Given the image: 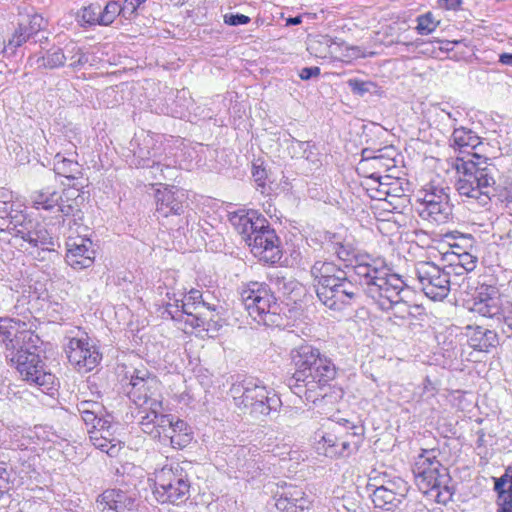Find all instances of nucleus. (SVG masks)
I'll use <instances>...</instances> for the list:
<instances>
[{
    "label": "nucleus",
    "mask_w": 512,
    "mask_h": 512,
    "mask_svg": "<svg viewBox=\"0 0 512 512\" xmlns=\"http://www.w3.org/2000/svg\"><path fill=\"white\" fill-rule=\"evenodd\" d=\"M494 490L498 493L497 512H512V490L506 486Z\"/></svg>",
    "instance_id": "nucleus-46"
},
{
    "label": "nucleus",
    "mask_w": 512,
    "mask_h": 512,
    "mask_svg": "<svg viewBox=\"0 0 512 512\" xmlns=\"http://www.w3.org/2000/svg\"><path fill=\"white\" fill-rule=\"evenodd\" d=\"M147 0H124L123 7V17L126 19L132 18V16L136 13L137 9L145 3Z\"/></svg>",
    "instance_id": "nucleus-53"
},
{
    "label": "nucleus",
    "mask_w": 512,
    "mask_h": 512,
    "mask_svg": "<svg viewBox=\"0 0 512 512\" xmlns=\"http://www.w3.org/2000/svg\"><path fill=\"white\" fill-rule=\"evenodd\" d=\"M130 150L133 153L131 165L159 171V176L154 171L152 172L157 180L173 176L171 164H163L161 161L162 144L154 135L145 132L136 134L130 142Z\"/></svg>",
    "instance_id": "nucleus-12"
},
{
    "label": "nucleus",
    "mask_w": 512,
    "mask_h": 512,
    "mask_svg": "<svg viewBox=\"0 0 512 512\" xmlns=\"http://www.w3.org/2000/svg\"><path fill=\"white\" fill-rule=\"evenodd\" d=\"M77 411L81 415L82 420L86 426H98L99 420H105L104 406L97 401L83 400L77 404Z\"/></svg>",
    "instance_id": "nucleus-36"
},
{
    "label": "nucleus",
    "mask_w": 512,
    "mask_h": 512,
    "mask_svg": "<svg viewBox=\"0 0 512 512\" xmlns=\"http://www.w3.org/2000/svg\"><path fill=\"white\" fill-rule=\"evenodd\" d=\"M120 14L123 16L122 5H120L117 1L108 2L103 10H99L100 25H110Z\"/></svg>",
    "instance_id": "nucleus-42"
},
{
    "label": "nucleus",
    "mask_w": 512,
    "mask_h": 512,
    "mask_svg": "<svg viewBox=\"0 0 512 512\" xmlns=\"http://www.w3.org/2000/svg\"><path fill=\"white\" fill-rule=\"evenodd\" d=\"M65 353L69 363L80 373L93 370L101 361V354L86 333L68 338Z\"/></svg>",
    "instance_id": "nucleus-22"
},
{
    "label": "nucleus",
    "mask_w": 512,
    "mask_h": 512,
    "mask_svg": "<svg viewBox=\"0 0 512 512\" xmlns=\"http://www.w3.org/2000/svg\"><path fill=\"white\" fill-rule=\"evenodd\" d=\"M101 512H138V500L135 493L121 489H107L98 496Z\"/></svg>",
    "instance_id": "nucleus-27"
},
{
    "label": "nucleus",
    "mask_w": 512,
    "mask_h": 512,
    "mask_svg": "<svg viewBox=\"0 0 512 512\" xmlns=\"http://www.w3.org/2000/svg\"><path fill=\"white\" fill-rule=\"evenodd\" d=\"M321 288H316L319 300L330 310L342 312L355 305L361 294L358 285L353 283L346 275Z\"/></svg>",
    "instance_id": "nucleus-19"
},
{
    "label": "nucleus",
    "mask_w": 512,
    "mask_h": 512,
    "mask_svg": "<svg viewBox=\"0 0 512 512\" xmlns=\"http://www.w3.org/2000/svg\"><path fill=\"white\" fill-rule=\"evenodd\" d=\"M224 22L230 26L245 25L250 22V18L244 14H226L224 16Z\"/></svg>",
    "instance_id": "nucleus-54"
},
{
    "label": "nucleus",
    "mask_w": 512,
    "mask_h": 512,
    "mask_svg": "<svg viewBox=\"0 0 512 512\" xmlns=\"http://www.w3.org/2000/svg\"><path fill=\"white\" fill-rule=\"evenodd\" d=\"M352 432L341 433V425L334 424L328 432L318 434L317 450L327 457L348 456L357 451L364 429L360 425H351Z\"/></svg>",
    "instance_id": "nucleus-16"
},
{
    "label": "nucleus",
    "mask_w": 512,
    "mask_h": 512,
    "mask_svg": "<svg viewBox=\"0 0 512 512\" xmlns=\"http://www.w3.org/2000/svg\"><path fill=\"white\" fill-rule=\"evenodd\" d=\"M184 300L181 308L183 309V321L186 324L205 331H209L217 324V320L214 319L216 306L206 302L200 290L191 289L188 293L185 292Z\"/></svg>",
    "instance_id": "nucleus-21"
},
{
    "label": "nucleus",
    "mask_w": 512,
    "mask_h": 512,
    "mask_svg": "<svg viewBox=\"0 0 512 512\" xmlns=\"http://www.w3.org/2000/svg\"><path fill=\"white\" fill-rule=\"evenodd\" d=\"M396 151L393 147H385L378 150L375 155H370V151L365 149L362 152V160L359 163V169H383L388 171L395 167Z\"/></svg>",
    "instance_id": "nucleus-32"
},
{
    "label": "nucleus",
    "mask_w": 512,
    "mask_h": 512,
    "mask_svg": "<svg viewBox=\"0 0 512 512\" xmlns=\"http://www.w3.org/2000/svg\"><path fill=\"white\" fill-rule=\"evenodd\" d=\"M369 178L373 179L378 184V187L376 188V194L371 195V197L379 200H387L392 194L390 188L391 177L388 175L381 176L379 172H373L369 175Z\"/></svg>",
    "instance_id": "nucleus-41"
},
{
    "label": "nucleus",
    "mask_w": 512,
    "mask_h": 512,
    "mask_svg": "<svg viewBox=\"0 0 512 512\" xmlns=\"http://www.w3.org/2000/svg\"><path fill=\"white\" fill-rule=\"evenodd\" d=\"M234 404L253 415H269L281 406L274 390L268 389L256 378H245L232 384L229 390Z\"/></svg>",
    "instance_id": "nucleus-7"
},
{
    "label": "nucleus",
    "mask_w": 512,
    "mask_h": 512,
    "mask_svg": "<svg viewBox=\"0 0 512 512\" xmlns=\"http://www.w3.org/2000/svg\"><path fill=\"white\" fill-rule=\"evenodd\" d=\"M19 25L24 26L26 33L31 38L44 28L45 21L41 15L34 13L23 17L19 22Z\"/></svg>",
    "instance_id": "nucleus-44"
},
{
    "label": "nucleus",
    "mask_w": 512,
    "mask_h": 512,
    "mask_svg": "<svg viewBox=\"0 0 512 512\" xmlns=\"http://www.w3.org/2000/svg\"><path fill=\"white\" fill-rule=\"evenodd\" d=\"M10 489V474L6 468L0 466V498Z\"/></svg>",
    "instance_id": "nucleus-59"
},
{
    "label": "nucleus",
    "mask_w": 512,
    "mask_h": 512,
    "mask_svg": "<svg viewBox=\"0 0 512 512\" xmlns=\"http://www.w3.org/2000/svg\"><path fill=\"white\" fill-rule=\"evenodd\" d=\"M501 322H503L508 330L511 331V337H512V303H508L506 306L504 313L501 316Z\"/></svg>",
    "instance_id": "nucleus-61"
},
{
    "label": "nucleus",
    "mask_w": 512,
    "mask_h": 512,
    "mask_svg": "<svg viewBox=\"0 0 512 512\" xmlns=\"http://www.w3.org/2000/svg\"><path fill=\"white\" fill-rule=\"evenodd\" d=\"M66 64L64 47L53 46L43 53L31 55L27 60V66L33 69L53 70L63 67Z\"/></svg>",
    "instance_id": "nucleus-31"
},
{
    "label": "nucleus",
    "mask_w": 512,
    "mask_h": 512,
    "mask_svg": "<svg viewBox=\"0 0 512 512\" xmlns=\"http://www.w3.org/2000/svg\"><path fill=\"white\" fill-rule=\"evenodd\" d=\"M12 198V192L0 189V219H6L7 226H13L16 215L24 214L21 205L13 202Z\"/></svg>",
    "instance_id": "nucleus-40"
},
{
    "label": "nucleus",
    "mask_w": 512,
    "mask_h": 512,
    "mask_svg": "<svg viewBox=\"0 0 512 512\" xmlns=\"http://www.w3.org/2000/svg\"><path fill=\"white\" fill-rule=\"evenodd\" d=\"M441 349L443 356L448 359L456 358L459 352L457 342L454 339H450L448 343L444 342Z\"/></svg>",
    "instance_id": "nucleus-57"
},
{
    "label": "nucleus",
    "mask_w": 512,
    "mask_h": 512,
    "mask_svg": "<svg viewBox=\"0 0 512 512\" xmlns=\"http://www.w3.org/2000/svg\"><path fill=\"white\" fill-rule=\"evenodd\" d=\"M117 429L118 424L107 414L105 420L98 421V426L88 429L90 442L110 457H116L122 449V443L116 436Z\"/></svg>",
    "instance_id": "nucleus-25"
},
{
    "label": "nucleus",
    "mask_w": 512,
    "mask_h": 512,
    "mask_svg": "<svg viewBox=\"0 0 512 512\" xmlns=\"http://www.w3.org/2000/svg\"><path fill=\"white\" fill-rule=\"evenodd\" d=\"M53 171L55 174L68 179H78L81 175V166L79 163L57 153L53 160Z\"/></svg>",
    "instance_id": "nucleus-38"
},
{
    "label": "nucleus",
    "mask_w": 512,
    "mask_h": 512,
    "mask_svg": "<svg viewBox=\"0 0 512 512\" xmlns=\"http://www.w3.org/2000/svg\"><path fill=\"white\" fill-rule=\"evenodd\" d=\"M347 273L330 261H316L311 267V275L316 281V288H321L334 281H340L339 278Z\"/></svg>",
    "instance_id": "nucleus-34"
},
{
    "label": "nucleus",
    "mask_w": 512,
    "mask_h": 512,
    "mask_svg": "<svg viewBox=\"0 0 512 512\" xmlns=\"http://www.w3.org/2000/svg\"><path fill=\"white\" fill-rule=\"evenodd\" d=\"M188 474L178 462H170L154 473L153 494L160 503L179 505L189 498Z\"/></svg>",
    "instance_id": "nucleus-10"
},
{
    "label": "nucleus",
    "mask_w": 512,
    "mask_h": 512,
    "mask_svg": "<svg viewBox=\"0 0 512 512\" xmlns=\"http://www.w3.org/2000/svg\"><path fill=\"white\" fill-rule=\"evenodd\" d=\"M439 110L448 117L454 127L463 117V113L460 109L453 108L448 103L439 104Z\"/></svg>",
    "instance_id": "nucleus-50"
},
{
    "label": "nucleus",
    "mask_w": 512,
    "mask_h": 512,
    "mask_svg": "<svg viewBox=\"0 0 512 512\" xmlns=\"http://www.w3.org/2000/svg\"><path fill=\"white\" fill-rule=\"evenodd\" d=\"M390 184L392 194L389 198L400 199L403 196V189L400 187L399 182L391 178Z\"/></svg>",
    "instance_id": "nucleus-63"
},
{
    "label": "nucleus",
    "mask_w": 512,
    "mask_h": 512,
    "mask_svg": "<svg viewBox=\"0 0 512 512\" xmlns=\"http://www.w3.org/2000/svg\"><path fill=\"white\" fill-rule=\"evenodd\" d=\"M99 10L100 6L98 5H90L83 9L82 11V20L88 25H100L99 19Z\"/></svg>",
    "instance_id": "nucleus-48"
},
{
    "label": "nucleus",
    "mask_w": 512,
    "mask_h": 512,
    "mask_svg": "<svg viewBox=\"0 0 512 512\" xmlns=\"http://www.w3.org/2000/svg\"><path fill=\"white\" fill-rule=\"evenodd\" d=\"M141 430L154 439L166 444L167 436L180 434L189 430L187 423L181 419H174L170 414H164L163 409L154 414H145L140 420Z\"/></svg>",
    "instance_id": "nucleus-23"
},
{
    "label": "nucleus",
    "mask_w": 512,
    "mask_h": 512,
    "mask_svg": "<svg viewBox=\"0 0 512 512\" xmlns=\"http://www.w3.org/2000/svg\"><path fill=\"white\" fill-rule=\"evenodd\" d=\"M405 286L402 277L387 268L384 275L364 288V292L380 310L390 313V320L402 326L412 323L423 314L421 306L403 301L401 293Z\"/></svg>",
    "instance_id": "nucleus-4"
},
{
    "label": "nucleus",
    "mask_w": 512,
    "mask_h": 512,
    "mask_svg": "<svg viewBox=\"0 0 512 512\" xmlns=\"http://www.w3.org/2000/svg\"><path fill=\"white\" fill-rule=\"evenodd\" d=\"M129 399L138 406L136 417L140 425L141 416L154 414L163 409L160 382L147 369H134L127 386Z\"/></svg>",
    "instance_id": "nucleus-11"
},
{
    "label": "nucleus",
    "mask_w": 512,
    "mask_h": 512,
    "mask_svg": "<svg viewBox=\"0 0 512 512\" xmlns=\"http://www.w3.org/2000/svg\"><path fill=\"white\" fill-rule=\"evenodd\" d=\"M39 341V337L25 322L14 318H0V345L5 348L10 359L29 349H37Z\"/></svg>",
    "instance_id": "nucleus-17"
},
{
    "label": "nucleus",
    "mask_w": 512,
    "mask_h": 512,
    "mask_svg": "<svg viewBox=\"0 0 512 512\" xmlns=\"http://www.w3.org/2000/svg\"><path fill=\"white\" fill-rule=\"evenodd\" d=\"M320 238L323 248L335 254L339 260L345 263V267H351L364 288L379 276L384 275L385 270L389 268L384 260L359 253L338 233L324 231Z\"/></svg>",
    "instance_id": "nucleus-5"
},
{
    "label": "nucleus",
    "mask_w": 512,
    "mask_h": 512,
    "mask_svg": "<svg viewBox=\"0 0 512 512\" xmlns=\"http://www.w3.org/2000/svg\"><path fill=\"white\" fill-rule=\"evenodd\" d=\"M240 296L246 311L255 322L265 326L279 325V305L267 283H245L241 286Z\"/></svg>",
    "instance_id": "nucleus-9"
},
{
    "label": "nucleus",
    "mask_w": 512,
    "mask_h": 512,
    "mask_svg": "<svg viewBox=\"0 0 512 512\" xmlns=\"http://www.w3.org/2000/svg\"><path fill=\"white\" fill-rule=\"evenodd\" d=\"M348 84H349V87L351 88L352 92L359 94L361 96L369 91V85H370L369 82H364V81H360L357 79H351L348 81Z\"/></svg>",
    "instance_id": "nucleus-58"
},
{
    "label": "nucleus",
    "mask_w": 512,
    "mask_h": 512,
    "mask_svg": "<svg viewBox=\"0 0 512 512\" xmlns=\"http://www.w3.org/2000/svg\"><path fill=\"white\" fill-rule=\"evenodd\" d=\"M192 440L191 432L186 430L180 434L167 436L166 444H170L173 448L182 449L186 447Z\"/></svg>",
    "instance_id": "nucleus-47"
},
{
    "label": "nucleus",
    "mask_w": 512,
    "mask_h": 512,
    "mask_svg": "<svg viewBox=\"0 0 512 512\" xmlns=\"http://www.w3.org/2000/svg\"><path fill=\"white\" fill-rule=\"evenodd\" d=\"M252 176L254 178V181L256 182L257 186L260 187L261 193H264V189L266 186L265 180L267 178V172L264 168H261L260 166H253L252 170Z\"/></svg>",
    "instance_id": "nucleus-56"
},
{
    "label": "nucleus",
    "mask_w": 512,
    "mask_h": 512,
    "mask_svg": "<svg viewBox=\"0 0 512 512\" xmlns=\"http://www.w3.org/2000/svg\"><path fill=\"white\" fill-rule=\"evenodd\" d=\"M10 234L21 238L32 248H39L44 251H54L58 246L46 227L32 219H28L25 214H18L14 217L13 226H6Z\"/></svg>",
    "instance_id": "nucleus-20"
},
{
    "label": "nucleus",
    "mask_w": 512,
    "mask_h": 512,
    "mask_svg": "<svg viewBox=\"0 0 512 512\" xmlns=\"http://www.w3.org/2000/svg\"><path fill=\"white\" fill-rule=\"evenodd\" d=\"M29 39L30 37L26 33L24 26H20L18 24V28L15 30L12 37L9 39L8 47L16 49L20 47L23 43L27 42Z\"/></svg>",
    "instance_id": "nucleus-49"
},
{
    "label": "nucleus",
    "mask_w": 512,
    "mask_h": 512,
    "mask_svg": "<svg viewBox=\"0 0 512 512\" xmlns=\"http://www.w3.org/2000/svg\"><path fill=\"white\" fill-rule=\"evenodd\" d=\"M33 207L37 210L57 211L60 213L62 227L66 225L69 229L72 226L80 227L84 214L80 209L77 198L63 196L60 192L51 190L49 187L36 191L31 196Z\"/></svg>",
    "instance_id": "nucleus-13"
},
{
    "label": "nucleus",
    "mask_w": 512,
    "mask_h": 512,
    "mask_svg": "<svg viewBox=\"0 0 512 512\" xmlns=\"http://www.w3.org/2000/svg\"><path fill=\"white\" fill-rule=\"evenodd\" d=\"M11 362L28 384L35 386L44 394H50L55 390L56 377L47 371L43 360L36 353V349H29L27 352L11 358Z\"/></svg>",
    "instance_id": "nucleus-18"
},
{
    "label": "nucleus",
    "mask_w": 512,
    "mask_h": 512,
    "mask_svg": "<svg viewBox=\"0 0 512 512\" xmlns=\"http://www.w3.org/2000/svg\"><path fill=\"white\" fill-rule=\"evenodd\" d=\"M451 146L460 152H467L463 157H456L452 166L458 177L455 189L462 201L477 202L481 207L490 204L496 196L497 168L490 159L468 149H475L481 144V138L471 129L460 126L454 127L450 138Z\"/></svg>",
    "instance_id": "nucleus-1"
},
{
    "label": "nucleus",
    "mask_w": 512,
    "mask_h": 512,
    "mask_svg": "<svg viewBox=\"0 0 512 512\" xmlns=\"http://www.w3.org/2000/svg\"><path fill=\"white\" fill-rule=\"evenodd\" d=\"M26 438L33 440L36 444L54 442L56 435L47 426H35L33 430L26 431Z\"/></svg>",
    "instance_id": "nucleus-43"
},
{
    "label": "nucleus",
    "mask_w": 512,
    "mask_h": 512,
    "mask_svg": "<svg viewBox=\"0 0 512 512\" xmlns=\"http://www.w3.org/2000/svg\"><path fill=\"white\" fill-rule=\"evenodd\" d=\"M467 337L469 346L480 352H489L498 345L497 333L481 326H468Z\"/></svg>",
    "instance_id": "nucleus-33"
},
{
    "label": "nucleus",
    "mask_w": 512,
    "mask_h": 512,
    "mask_svg": "<svg viewBox=\"0 0 512 512\" xmlns=\"http://www.w3.org/2000/svg\"><path fill=\"white\" fill-rule=\"evenodd\" d=\"M66 262L74 269L89 268L94 263L95 251L89 238L83 236L68 237L66 241Z\"/></svg>",
    "instance_id": "nucleus-26"
},
{
    "label": "nucleus",
    "mask_w": 512,
    "mask_h": 512,
    "mask_svg": "<svg viewBox=\"0 0 512 512\" xmlns=\"http://www.w3.org/2000/svg\"><path fill=\"white\" fill-rule=\"evenodd\" d=\"M417 212L419 217L433 225L446 224L453 218L450 187L439 177L430 180L419 191Z\"/></svg>",
    "instance_id": "nucleus-8"
},
{
    "label": "nucleus",
    "mask_w": 512,
    "mask_h": 512,
    "mask_svg": "<svg viewBox=\"0 0 512 512\" xmlns=\"http://www.w3.org/2000/svg\"><path fill=\"white\" fill-rule=\"evenodd\" d=\"M438 455L436 449L423 450L416 458L413 474L418 489L426 497L439 504H447L453 496L451 478Z\"/></svg>",
    "instance_id": "nucleus-6"
},
{
    "label": "nucleus",
    "mask_w": 512,
    "mask_h": 512,
    "mask_svg": "<svg viewBox=\"0 0 512 512\" xmlns=\"http://www.w3.org/2000/svg\"><path fill=\"white\" fill-rule=\"evenodd\" d=\"M320 74V68L317 66L305 67L300 71V78L302 80H309L312 77H316Z\"/></svg>",
    "instance_id": "nucleus-60"
},
{
    "label": "nucleus",
    "mask_w": 512,
    "mask_h": 512,
    "mask_svg": "<svg viewBox=\"0 0 512 512\" xmlns=\"http://www.w3.org/2000/svg\"><path fill=\"white\" fill-rule=\"evenodd\" d=\"M445 260L448 262V265L442 267V269H451L454 268L455 265H458L457 258H459V251H449L444 254Z\"/></svg>",
    "instance_id": "nucleus-62"
},
{
    "label": "nucleus",
    "mask_w": 512,
    "mask_h": 512,
    "mask_svg": "<svg viewBox=\"0 0 512 512\" xmlns=\"http://www.w3.org/2000/svg\"><path fill=\"white\" fill-rule=\"evenodd\" d=\"M295 143L298 145V147L302 150L301 157L306 159L310 162L316 161L317 153L314 152L315 146L312 145L309 141H298L296 140Z\"/></svg>",
    "instance_id": "nucleus-52"
},
{
    "label": "nucleus",
    "mask_w": 512,
    "mask_h": 512,
    "mask_svg": "<svg viewBox=\"0 0 512 512\" xmlns=\"http://www.w3.org/2000/svg\"><path fill=\"white\" fill-rule=\"evenodd\" d=\"M166 301L164 302V314H167L172 320L183 321L182 302H185V291L176 289L175 287L167 288L165 293Z\"/></svg>",
    "instance_id": "nucleus-37"
},
{
    "label": "nucleus",
    "mask_w": 512,
    "mask_h": 512,
    "mask_svg": "<svg viewBox=\"0 0 512 512\" xmlns=\"http://www.w3.org/2000/svg\"><path fill=\"white\" fill-rule=\"evenodd\" d=\"M156 211L163 217L184 212L185 193L175 186L158 189L155 194Z\"/></svg>",
    "instance_id": "nucleus-28"
},
{
    "label": "nucleus",
    "mask_w": 512,
    "mask_h": 512,
    "mask_svg": "<svg viewBox=\"0 0 512 512\" xmlns=\"http://www.w3.org/2000/svg\"><path fill=\"white\" fill-rule=\"evenodd\" d=\"M506 306L497 287L482 285L473 298L470 310L475 314L500 323Z\"/></svg>",
    "instance_id": "nucleus-24"
},
{
    "label": "nucleus",
    "mask_w": 512,
    "mask_h": 512,
    "mask_svg": "<svg viewBox=\"0 0 512 512\" xmlns=\"http://www.w3.org/2000/svg\"><path fill=\"white\" fill-rule=\"evenodd\" d=\"M64 56L68 66L73 70H80L89 63V54L74 41H70L64 46Z\"/></svg>",
    "instance_id": "nucleus-39"
},
{
    "label": "nucleus",
    "mask_w": 512,
    "mask_h": 512,
    "mask_svg": "<svg viewBox=\"0 0 512 512\" xmlns=\"http://www.w3.org/2000/svg\"><path fill=\"white\" fill-rule=\"evenodd\" d=\"M356 508L357 504L353 498L345 495L342 490H338L320 504L318 512H355Z\"/></svg>",
    "instance_id": "nucleus-35"
},
{
    "label": "nucleus",
    "mask_w": 512,
    "mask_h": 512,
    "mask_svg": "<svg viewBox=\"0 0 512 512\" xmlns=\"http://www.w3.org/2000/svg\"><path fill=\"white\" fill-rule=\"evenodd\" d=\"M229 222L254 256L270 264L280 261V239L262 214L256 210H238L229 214Z\"/></svg>",
    "instance_id": "nucleus-3"
},
{
    "label": "nucleus",
    "mask_w": 512,
    "mask_h": 512,
    "mask_svg": "<svg viewBox=\"0 0 512 512\" xmlns=\"http://www.w3.org/2000/svg\"><path fill=\"white\" fill-rule=\"evenodd\" d=\"M290 358L294 373L288 380L289 388L298 397L316 404L324 398V389L336 377L335 364L307 342L291 349Z\"/></svg>",
    "instance_id": "nucleus-2"
},
{
    "label": "nucleus",
    "mask_w": 512,
    "mask_h": 512,
    "mask_svg": "<svg viewBox=\"0 0 512 512\" xmlns=\"http://www.w3.org/2000/svg\"><path fill=\"white\" fill-rule=\"evenodd\" d=\"M446 273H448L449 280H451L452 275L454 276H463L469 273V270L464 269V267L460 265H455L454 268L451 269H445Z\"/></svg>",
    "instance_id": "nucleus-64"
},
{
    "label": "nucleus",
    "mask_w": 512,
    "mask_h": 512,
    "mask_svg": "<svg viewBox=\"0 0 512 512\" xmlns=\"http://www.w3.org/2000/svg\"><path fill=\"white\" fill-rule=\"evenodd\" d=\"M502 486L512 490V465L506 468L505 473L501 477L495 479L494 489H501Z\"/></svg>",
    "instance_id": "nucleus-55"
},
{
    "label": "nucleus",
    "mask_w": 512,
    "mask_h": 512,
    "mask_svg": "<svg viewBox=\"0 0 512 512\" xmlns=\"http://www.w3.org/2000/svg\"><path fill=\"white\" fill-rule=\"evenodd\" d=\"M368 489L372 490L370 496L376 508L394 511L399 509L406 499L410 486L400 476L382 473L370 478Z\"/></svg>",
    "instance_id": "nucleus-14"
},
{
    "label": "nucleus",
    "mask_w": 512,
    "mask_h": 512,
    "mask_svg": "<svg viewBox=\"0 0 512 512\" xmlns=\"http://www.w3.org/2000/svg\"><path fill=\"white\" fill-rule=\"evenodd\" d=\"M312 500L300 488H288L274 497V510L271 512H305L310 509Z\"/></svg>",
    "instance_id": "nucleus-29"
},
{
    "label": "nucleus",
    "mask_w": 512,
    "mask_h": 512,
    "mask_svg": "<svg viewBox=\"0 0 512 512\" xmlns=\"http://www.w3.org/2000/svg\"><path fill=\"white\" fill-rule=\"evenodd\" d=\"M417 289L432 301H442L450 293L455 282L449 280L445 269L431 261H419L413 270Z\"/></svg>",
    "instance_id": "nucleus-15"
},
{
    "label": "nucleus",
    "mask_w": 512,
    "mask_h": 512,
    "mask_svg": "<svg viewBox=\"0 0 512 512\" xmlns=\"http://www.w3.org/2000/svg\"><path fill=\"white\" fill-rule=\"evenodd\" d=\"M327 47V53L320 55L321 59L350 63L363 56L361 49L357 46H349L345 42H338L325 36L323 42Z\"/></svg>",
    "instance_id": "nucleus-30"
},
{
    "label": "nucleus",
    "mask_w": 512,
    "mask_h": 512,
    "mask_svg": "<svg viewBox=\"0 0 512 512\" xmlns=\"http://www.w3.org/2000/svg\"><path fill=\"white\" fill-rule=\"evenodd\" d=\"M457 261L458 265L469 271H473L478 262L477 257L467 251L459 252V258H457Z\"/></svg>",
    "instance_id": "nucleus-51"
},
{
    "label": "nucleus",
    "mask_w": 512,
    "mask_h": 512,
    "mask_svg": "<svg viewBox=\"0 0 512 512\" xmlns=\"http://www.w3.org/2000/svg\"><path fill=\"white\" fill-rule=\"evenodd\" d=\"M439 22L435 21L432 13L428 12L417 18L416 30L420 35H428L436 30Z\"/></svg>",
    "instance_id": "nucleus-45"
}]
</instances>
